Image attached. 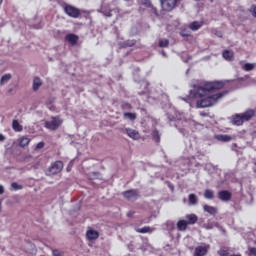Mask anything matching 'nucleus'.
Wrapping results in <instances>:
<instances>
[{
  "instance_id": "nucleus-1",
  "label": "nucleus",
  "mask_w": 256,
  "mask_h": 256,
  "mask_svg": "<svg viewBox=\"0 0 256 256\" xmlns=\"http://www.w3.org/2000/svg\"><path fill=\"white\" fill-rule=\"evenodd\" d=\"M225 83L223 81H214V82H200L194 84L193 89L190 90V94L186 98H182L186 103H190L191 99H198L196 102V107L198 109H205L207 107H213L216 105L219 99H223L229 91H223L216 93L214 95H209L211 91H219L223 89Z\"/></svg>"
},
{
  "instance_id": "nucleus-2",
  "label": "nucleus",
  "mask_w": 256,
  "mask_h": 256,
  "mask_svg": "<svg viewBox=\"0 0 256 256\" xmlns=\"http://www.w3.org/2000/svg\"><path fill=\"white\" fill-rule=\"evenodd\" d=\"M63 9L64 13H66V15L72 19H79V17H81V10L75 6L66 4L64 5Z\"/></svg>"
},
{
  "instance_id": "nucleus-3",
  "label": "nucleus",
  "mask_w": 256,
  "mask_h": 256,
  "mask_svg": "<svg viewBox=\"0 0 256 256\" xmlns=\"http://www.w3.org/2000/svg\"><path fill=\"white\" fill-rule=\"evenodd\" d=\"M61 171H63V162L58 160L49 166L46 171V175H57L58 173H61Z\"/></svg>"
},
{
  "instance_id": "nucleus-4",
  "label": "nucleus",
  "mask_w": 256,
  "mask_h": 256,
  "mask_svg": "<svg viewBox=\"0 0 256 256\" xmlns=\"http://www.w3.org/2000/svg\"><path fill=\"white\" fill-rule=\"evenodd\" d=\"M63 123V120L59 118V116L52 117L50 121L45 122L46 129H49L50 131H57L58 127H61V124Z\"/></svg>"
},
{
  "instance_id": "nucleus-5",
  "label": "nucleus",
  "mask_w": 256,
  "mask_h": 256,
  "mask_svg": "<svg viewBox=\"0 0 256 256\" xmlns=\"http://www.w3.org/2000/svg\"><path fill=\"white\" fill-rule=\"evenodd\" d=\"M168 119L169 121H175V127H179V125H181V123H184V127L186 125H190V127H198V125H201L200 123H198L195 120H189V121H182L181 119L175 117V116H170L168 115Z\"/></svg>"
},
{
  "instance_id": "nucleus-6",
  "label": "nucleus",
  "mask_w": 256,
  "mask_h": 256,
  "mask_svg": "<svg viewBox=\"0 0 256 256\" xmlns=\"http://www.w3.org/2000/svg\"><path fill=\"white\" fill-rule=\"evenodd\" d=\"M211 249V245L202 243L199 246H196L193 251V256H206Z\"/></svg>"
},
{
  "instance_id": "nucleus-7",
  "label": "nucleus",
  "mask_w": 256,
  "mask_h": 256,
  "mask_svg": "<svg viewBox=\"0 0 256 256\" xmlns=\"http://www.w3.org/2000/svg\"><path fill=\"white\" fill-rule=\"evenodd\" d=\"M163 11L169 12L175 9L177 0H160Z\"/></svg>"
},
{
  "instance_id": "nucleus-8",
  "label": "nucleus",
  "mask_w": 256,
  "mask_h": 256,
  "mask_svg": "<svg viewBox=\"0 0 256 256\" xmlns=\"http://www.w3.org/2000/svg\"><path fill=\"white\" fill-rule=\"evenodd\" d=\"M123 197L127 199L128 201H137L139 199V190L137 189H131L123 192Z\"/></svg>"
},
{
  "instance_id": "nucleus-9",
  "label": "nucleus",
  "mask_w": 256,
  "mask_h": 256,
  "mask_svg": "<svg viewBox=\"0 0 256 256\" xmlns=\"http://www.w3.org/2000/svg\"><path fill=\"white\" fill-rule=\"evenodd\" d=\"M163 229L165 231H168L170 237L172 239H175V236L173 235L174 231H177V228L175 227V222L168 220L163 224Z\"/></svg>"
},
{
  "instance_id": "nucleus-10",
  "label": "nucleus",
  "mask_w": 256,
  "mask_h": 256,
  "mask_svg": "<svg viewBox=\"0 0 256 256\" xmlns=\"http://www.w3.org/2000/svg\"><path fill=\"white\" fill-rule=\"evenodd\" d=\"M232 197L233 194L229 192V190H221L218 192V199L224 203L231 201Z\"/></svg>"
},
{
  "instance_id": "nucleus-11",
  "label": "nucleus",
  "mask_w": 256,
  "mask_h": 256,
  "mask_svg": "<svg viewBox=\"0 0 256 256\" xmlns=\"http://www.w3.org/2000/svg\"><path fill=\"white\" fill-rule=\"evenodd\" d=\"M124 133H126V135H128V137H130V139H133L134 141L141 139V135H139V132L137 130L125 128Z\"/></svg>"
},
{
  "instance_id": "nucleus-12",
  "label": "nucleus",
  "mask_w": 256,
  "mask_h": 256,
  "mask_svg": "<svg viewBox=\"0 0 256 256\" xmlns=\"http://www.w3.org/2000/svg\"><path fill=\"white\" fill-rule=\"evenodd\" d=\"M203 211L205 213H208L209 215H212L213 217H215L217 215V213H219V209L215 206H209L207 204H205L203 206Z\"/></svg>"
},
{
  "instance_id": "nucleus-13",
  "label": "nucleus",
  "mask_w": 256,
  "mask_h": 256,
  "mask_svg": "<svg viewBox=\"0 0 256 256\" xmlns=\"http://www.w3.org/2000/svg\"><path fill=\"white\" fill-rule=\"evenodd\" d=\"M214 137L217 141H221L222 143H229V141H233V137L227 134H217Z\"/></svg>"
},
{
  "instance_id": "nucleus-14",
  "label": "nucleus",
  "mask_w": 256,
  "mask_h": 256,
  "mask_svg": "<svg viewBox=\"0 0 256 256\" xmlns=\"http://www.w3.org/2000/svg\"><path fill=\"white\" fill-rule=\"evenodd\" d=\"M245 122V120L243 119V115L242 114H235L232 117V124L233 125H243V123Z\"/></svg>"
},
{
  "instance_id": "nucleus-15",
  "label": "nucleus",
  "mask_w": 256,
  "mask_h": 256,
  "mask_svg": "<svg viewBox=\"0 0 256 256\" xmlns=\"http://www.w3.org/2000/svg\"><path fill=\"white\" fill-rule=\"evenodd\" d=\"M188 27L191 31H199V29L203 27V21H193L189 24Z\"/></svg>"
},
{
  "instance_id": "nucleus-16",
  "label": "nucleus",
  "mask_w": 256,
  "mask_h": 256,
  "mask_svg": "<svg viewBox=\"0 0 256 256\" xmlns=\"http://www.w3.org/2000/svg\"><path fill=\"white\" fill-rule=\"evenodd\" d=\"M65 39L70 43L71 45H77V42L79 41V36L75 34H67L65 36Z\"/></svg>"
},
{
  "instance_id": "nucleus-17",
  "label": "nucleus",
  "mask_w": 256,
  "mask_h": 256,
  "mask_svg": "<svg viewBox=\"0 0 256 256\" xmlns=\"http://www.w3.org/2000/svg\"><path fill=\"white\" fill-rule=\"evenodd\" d=\"M197 221H199V217H197V215L195 214L186 215V223H188V225H195Z\"/></svg>"
},
{
  "instance_id": "nucleus-18",
  "label": "nucleus",
  "mask_w": 256,
  "mask_h": 256,
  "mask_svg": "<svg viewBox=\"0 0 256 256\" xmlns=\"http://www.w3.org/2000/svg\"><path fill=\"white\" fill-rule=\"evenodd\" d=\"M222 57L225 59V61H233L235 53H233V51L231 50H224L222 53Z\"/></svg>"
},
{
  "instance_id": "nucleus-19",
  "label": "nucleus",
  "mask_w": 256,
  "mask_h": 256,
  "mask_svg": "<svg viewBox=\"0 0 256 256\" xmlns=\"http://www.w3.org/2000/svg\"><path fill=\"white\" fill-rule=\"evenodd\" d=\"M176 227L178 231H187L189 224L187 223V220H179L176 224Z\"/></svg>"
},
{
  "instance_id": "nucleus-20",
  "label": "nucleus",
  "mask_w": 256,
  "mask_h": 256,
  "mask_svg": "<svg viewBox=\"0 0 256 256\" xmlns=\"http://www.w3.org/2000/svg\"><path fill=\"white\" fill-rule=\"evenodd\" d=\"M86 237L90 241H95V239H99V232H97L95 230H88L86 233Z\"/></svg>"
},
{
  "instance_id": "nucleus-21",
  "label": "nucleus",
  "mask_w": 256,
  "mask_h": 256,
  "mask_svg": "<svg viewBox=\"0 0 256 256\" xmlns=\"http://www.w3.org/2000/svg\"><path fill=\"white\" fill-rule=\"evenodd\" d=\"M255 116V110H247L246 112L242 113V118L244 121H250Z\"/></svg>"
},
{
  "instance_id": "nucleus-22",
  "label": "nucleus",
  "mask_w": 256,
  "mask_h": 256,
  "mask_svg": "<svg viewBox=\"0 0 256 256\" xmlns=\"http://www.w3.org/2000/svg\"><path fill=\"white\" fill-rule=\"evenodd\" d=\"M12 129L13 131H15L16 133H21V131H23V125H21L19 123V120H13L12 121Z\"/></svg>"
},
{
  "instance_id": "nucleus-23",
  "label": "nucleus",
  "mask_w": 256,
  "mask_h": 256,
  "mask_svg": "<svg viewBox=\"0 0 256 256\" xmlns=\"http://www.w3.org/2000/svg\"><path fill=\"white\" fill-rule=\"evenodd\" d=\"M43 85V82L41 81V78L36 77L33 80V91H39V87Z\"/></svg>"
},
{
  "instance_id": "nucleus-24",
  "label": "nucleus",
  "mask_w": 256,
  "mask_h": 256,
  "mask_svg": "<svg viewBox=\"0 0 256 256\" xmlns=\"http://www.w3.org/2000/svg\"><path fill=\"white\" fill-rule=\"evenodd\" d=\"M204 197L206 199H209V200H213L215 199V191L211 190V189H206L204 191Z\"/></svg>"
},
{
  "instance_id": "nucleus-25",
  "label": "nucleus",
  "mask_w": 256,
  "mask_h": 256,
  "mask_svg": "<svg viewBox=\"0 0 256 256\" xmlns=\"http://www.w3.org/2000/svg\"><path fill=\"white\" fill-rule=\"evenodd\" d=\"M136 233H151L152 231H154L153 228L149 227V226H144L143 228H136L135 229Z\"/></svg>"
},
{
  "instance_id": "nucleus-26",
  "label": "nucleus",
  "mask_w": 256,
  "mask_h": 256,
  "mask_svg": "<svg viewBox=\"0 0 256 256\" xmlns=\"http://www.w3.org/2000/svg\"><path fill=\"white\" fill-rule=\"evenodd\" d=\"M189 205H197L199 203V198H197V195L190 194L188 196Z\"/></svg>"
},
{
  "instance_id": "nucleus-27",
  "label": "nucleus",
  "mask_w": 256,
  "mask_h": 256,
  "mask_svg": "<svg viewBox=\"0 0 256 256\" xmlns=\"http://www.w3.org/2000/svg\"><path fill=\"white\" fill-rule=\"evenodd\" d=\"M256 67L255 63H245L242 65L243 71H253Z\"/></svg>"
},
{
  "instance_id": "nucleus-28",
  "label": "nucleus",
  "mask_w": 256,
  "mask_h": 256,
  "mask_svg": "<svg viewBox=\"0 0 256 256\" xmlns=\"http://www.w3.org/2000/svg\"><path fill=\"white\" fill-rule=\"evenodd\" d=\"M29 143H31V139L29 137H22L19 140V145L21 147H27V145H29Z\"/></svg>"
},
{
  "instance_id": "nucleus-29",
  "label": "nucleus",
  "mask_w": 256,
  "mask_h": 256,
  "mask_svg": "<svg viewBox=\"0 0 256 256\" xmlns=\"http://www.w3.org/2000/svg\"><path fill=\"white\" fill-rule=\"evenodd\" d=\"M11 81V74H5L1 77L0 85H5L6 83H9Z\"/></svg>"
},
{
  "instance_id": "nucleus-30",
  "label": "nucleus",
  "mask_w": 256,
  "mask_h": 256,
  "mask_svg": "<svg viewBox=\"0 0 256 256\" xmlns=\"http://www.w3.org/2000/svg\"><path fill=\"white\" fill-rule=\"evenodd\" d=\"M124 119H129L130 121H135V119H137V114L131 113V112H125Z\"/></svg>"
},
{
  "instance_id": "nucleus-31",
  "label": "nucleus",
  "mask_w": 256,
  "mask_h": 256,
  "mask_svg": "<svg viewBox=\"0 0 256 256\" xmlns=\"http://www.w3.org/2000/svg\"><path fill=\"white\" fill-rule=\"evenodd\" d=\"M204 169L205 171H208V173H211L212 171H215L217 167H215V165H213L212 163H207L204 165Z\"/></svg>"
},
{
  "instance_id": "nucleus-32",
  "label": "nucleus",
  "mask_w": 256,
  "mask_h": 256,
  "mask_svg": "<svg viewBox=\"0 0 256 256\" xmlns=\"http://www.w3.org/2000/svg\"><path fill=\"white\" fill-rule=\"evenodd\" d=\"M218 255H220V256H230L229 255V248L222 247L221 249L218 250Z\"/></svg>"
},
{
  "instance_id": "nucleus-33",
  "label": "nucleus",
  "mask_w": 256,
  "mask_h": 256,
  "mask_svg": "<svg viewBox=\"0 0 256 256\" xmlns=\"http://www.w3.org/2000/svg\"><path fill=\"white\" fill-rule=\"evenodd\" d=\"M136 43V40H126L123 42L122 47H133Z\"/></svg>"
},
{
  "instance_id": "nucleus-34",
  "label": "nucleus",
  "mask_w": 256,
  "mask_h": 256,
  "mask_svg": "<svg viewBox=\"0 0 256 256\" xmlns=\"http://www.w3.org/2000/svg\"><path fill=\"white\" fill-rule=\"evenodd\" d=\"M152 136H153L154 141H156V143H159V141H161V135H159L158 130H154L152 132Z\"/></svg>"
},
{
  "instance_id": "nucleus-35",
  "label": "nucleus",
  "mask_w": 256,
  "mask_h": 256,
  "mask_svg": "<svg viewBox=\"0 0 256 256\" xmlns=\"http://www.w3.org/2000/svg\"><path fill=\"white\" fill-rule=\"evenodd\" d=\"M159 47H169V40L168 39H160Z\"/></svg>"
},
{
  "instance_id": "nucleus-36",
  "label": "nucleus",
  "mask_w": 256,
  "mask_h": 256,
  "mask_svg": "<svg viewBox=\"0 0 256 256\" xmlns=\"http://www.w3.org/2000/svg\"><path fill=\"white\" fill-rule=\"evenodd\" d=\"M99 172H91L90 174H88V179L93 180V179H99Z\"/></svg>"
},
{
  "instance_id": "nucleus-37",
  "label": "nucleus",
  "mask_w": 256,
  "mask_h": 256,
  "mask_svg": "<svg viewBox=\"0 0 256 256\" xmlns=\"http://www.w3.org/2000/svg\"><path fill=\"white\" fill-rule=\"evenodd\" d=\"M11 187H12V189H13L14 191H19V190L23 189V186L20 185V184H18L17 182H13V183L11 184Z\"/></svg>"
},
{
  "instance_id": "nucleus-38",
  "label": "nucleus",
  "mask_w": 256,
  "mask_h": 256,
  "mask_svg": "<svg viewBox=\"0 0 256 256\" xmlns=\"http://www.w3.org/2000/svg\"><path fill=\"white\" fill-rule=\"evenodd\" d=\"M214 227H219V224H217L215 222H211V223H207L204 225L205 229H213Z\"/></svg>"
},
{
  "instance_id": "nucleus-39",
  "label": "nucleus",
  "mask_w": 256,
  "mask_h": 256,
  "mask_svg": "<svg viewBox=\"0 0 256 256\" xmlns=\"http://www.w3.org/2000/svg\"><path fill=\"white\" fill-rule=\"evenodd\" d=\"M141 4L145 5V7H153V4H151V0H141Z\"/></svg>"
},
{
  "instance_id": "nucleus-40",
  "label": "nucleus",
  "mask_w": 256,
  "mask_h": 256,
  "mask_svg": "<svg viewBox=\"0 0 256 256\" xmlns=\"http://www.w3.org/2000/svg\"><path fill=\"white\" fill-rule=\"evenodd\" d=\"M249 256H256V248L255 247L249 248Z\"/></svg>"
},
{
  "instance_id": "nucleus-41",
  "label": "nucleus",
  "mask_w": 256,
  "mask_h": 256,
  "mask_svg": "<svg viewBox=\"0 0 256 256\" xmlns=\"http://www.w3.org/2000/svg\"><path fill=\"white\" fill-rule=\"evenodd\" d=\"M250 13L256 18V5H252L250 8Z\"/></svg>"
},
{
  "instance_id": "nucleus-42",
  "label": "nucleus",
  "mask_w": 256,
  "mask_h": 256,
  "mask_svg": "<svg viewBox=\"0 0 256 256\" xmlns=\"http://www.w3.org/2000/svg\"><path fill=\"white\" fill-rule=\"evenodd\" d=\"M212 33H214V35H216V37H223V33L219 30H213Z\"/></svg>"
},
{
  "instance_id": "nucleus-43",
  "label": "nucleus",
  "mask_w": 256,
  "mask_h": 256,
  "mask_svg": "<svg viewBox=\"0 0 256 256\" xmlns=\"http://www.w3.org/2000/svg\"><path fill=\"white\" fill-rule=\"evenodd\" d=\"M180 35H181V37H191V34H189V32H187V31H181Z\"/></svg>"
},
{
  "instance_id": "nucleus-44",
  "label": "nucleus",
  "mask_w": 256,
  "mask_h": 256,
  "mask_svg": "<svg viewBox=\"0 0 256 256\" xmlns=\"http://www.w3.org/2000/svg\"><path fill=\"white\" fill-rule=\"evenodd\" d=\"M52 253H53L54 256H62L63 255V252L59 251V250H53Z\"/></svg>"
},
{
  "instance_id": "nucleus-45",
  "label": "nucleus",
  "mask_w": 256,
  "mask_h": 256,
  "mask_svg": "<svg viewBox=\"0 0 256 256\" xmlns=\"http://www.w3.org/2000/svg\"><path fill=\"white\" fill-rule=\"evenodd\" d=\"M43 147H45V142H39V143L36 145V149H43Z\"/></svg>"
},
{
  "instance_id": "nucleus-46",
  "label": "nucleus",
  "mask_w": 256,
  "mask_h": 256,
  "mask_svg": "<svg viewBox=\"0 0 256 256\" xmlns=\"http://www.w3.org/2000/svg\"><path fill=\"white\" fill-rule=\"evenodd\" d=\"M178 130L184 137L187 135V130L185 128H178Z\"/></svg>"
},
{
  "instance_id": "nucleus-47",
  "label": "nucleus",
  "mask_w": 256,
  "mask_h": 256,
  "mask_svg": "<svg viewBox=\"0 0 256 256\" xmlns=\"http://www.w3.org/2000/svg\"><path fill=\"white\" fill-rule=\"evenodd\" d=\"M103 15H105L106 17H111V11L105 12L102 11Z\"/></svg>"
},
{
  "instance_id": "nucleus-48",
  "label": "nucleus",
  "mask_w": 256,
  "mask_h": 256,
  "mask_svg": "<svg viewBox=\"0 0 256 256\" xmlns=\"http://www.w3.org/2000/svg\"><path fill=\"white\" fill-rule=\"evenodd\" d=\"M5 193V187L3 185H0V195H3Z\"/></svg>"
},
{
  "instance_id": "nucleus-49",
  "label": "nucleus",
  "mask_w": 256,
  "mask_h": 256,
  "mask_svg": "<svg viewBox=\"0 0 256 256\" xmlns=\"http://www.w3.org/2000/svg\"><path fill=\"white\" fill-rule=\"evenodd\" d=\"M123 107L126 108V109H131V104H129V103H124V104H123Z\"/></svg>"
},
{
  "instance_id": "nucleus-50",
  "label": "nucleus",
  "mask_w": 256,
  "mask_h": 256,
  "mask_svg": "<svg viewBox=\"0 0 256 256\" xmlns=\"http://www.w3.org/2000/svg\"><path fill=\"white\" fill-rule=\"evenodd\" d=\"M3 141H5V135L0 134V142L3 143Z\"/></svg>"
},
{
  "instance_id": "nucleus-51",
  "label": "nucleus",
  "mask_w": 256,
  "mask_h": 256,
  "mask_svg": "<svg viewBox=\"0 0 256 256\" xmlns=\"http://www.w3.org/2000/svg\"><path fill=\"white\" fill-rule=\"evenodd\" d=\"M133 215H135V212H133V211H130V212L127 213L128 217H133Z\"/></svg>"
},
{
  "instance_id": "nucleus-52",
  "label": "nucleus",
  "mask_w": 256,
  "mask_h": 256,
  "mask_svg": "<svg viewBox=\"0 0 256 256\" xmlns=\"http://www.w3.org/2000/svg\"><path fill=\"white\" fill-rule=\"evenodd\" d=\"M201 117H207L209 114L205 112H200Z\"/></svg>"
},
{
  "instance_id": "nucleus-53",
  "label": "nucleus",
  "mask_w": 256,
  "mask_h": 256,
  "mask_svg": "<svg viewBox=\"0 0 256 256\" xmlns=\"http://www.w3.org/2000/svg\"><path fill=\"white\" fill-rule=\"evenodd\" d=\"M151 222V218L145 219L144 223H150Z\"/></svg>"
},
{
  "instance_id": "nucleus-54",
  "label": "nucleus",
  "mask_w": 256,
  "mask_h": 256,
  "mask_svg": "<svg viewBox=\"0 0 256 256\" xmlns=\"http://www.w3.org/2000/svg\"><path fill=\"white\" fill-rule=\"evenodd\" d=\"M162 55H163L164 57H167V53H165V51L162 52Z\"/></svg>"
},
{
  "instance_id": "nucleus-55",
  "label": "nucleus",
  "mask_w": 256,
  "mask_h": 256,
  "mask_svg": "<svg viewBox=\"0 0 256 256\" xmlns=\"http://www.w3.org/2000/svg\"><path fill=\"white\" fill-rule=\"evenodd\" d=\"M186 75H189V69L186 71Z\"/></svg>"
},
{
  "instance_id": "nucleus-56",
  "label": "nucleus",
  "mask_w": 256,
  "mask_h": 256,
  "mask_svg": "<svg viewBox=\"0 0 256 256\" xmlns=\"http://www.w3.org/2000/svg\"><path fill=\"white\" fill-rule=\"evenodd\" d=\"M124 1H126L127 3H129V1H131V0H124Z\"/></svg>"
},
{
  "instance_id": "nucleus-57",
  "label": "nucleus",
  "mask_w": 256,
  "mask_h": 256,
  "mask_svg": "<svg viewBox=\"0 0 256 256\" xmlns=\"http://www.w3.org/2000/svg\"><path fill=\"white\" fill-rule=\"evenodd\" d=\"M3 3V0H0V5Z\"/></svg>"
},
{
  "instance_id": "nucleus-58",
  "label": "nucleus",
  "mask_w": 256,
  "mask_h": 256,
  "mask_svg": "<svg viewBox=\"0 0 256 256\" xmlns=\"http://www.w3.org/2000/svg\"><path fill=\"white\" fill-rule=\"evenodd\" d=\"M195 1H199V0H195Z\"/></svg>"
}]
</instances>
